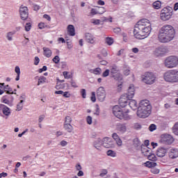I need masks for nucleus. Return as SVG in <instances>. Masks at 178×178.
<instances>
[{
  "label": "nucleus",
  "mask_w": 178,
  "mask_h": 178,
  "mask_svg": "<svg viewBox=\"0 0 178 178\" xmlns=\"http://www.w3.org/2000/svg\"><path fill=\"white\" fill-rule=\"evenodd\" d=\"M152 30L149 20L142 19L136 24L134 29V35L137 40H144L151 34Z\"/></svg>",
  "instance_id": "obj_1"
},
{
  "label": "nucleus",
  "mask_w": 178,
  "mask_h": 178,
  "mask_svg": "<svg viewBox=\"0 0 178 178\" xmlns=\"http://www.w3.org/2000/svg\"><path fill=\"white\" fill-rule=\"evenodd\" d=\"M175 35H176V30L173 26L165 24L159 31V41L163 43L170 42L175 38Z\"/></svg>",
  "instance_id": "obj_2"
},
{
  "label": "nucleus",
  "mask_w": 178,
  "mask_h": 178,
  "mask_svg": "<svg viewBox=\"0 0 178 178\" xmlns=\"http://www.w3.org/2000/svg\"><path fill=\"white\" fill-rule=\"evenodd\" d=\"M110 76L112 79H114L115 81H118V83H120L118 85V91L120 92L123 86V75L119 72V67H118V65H113L111 66Z\"/></svg>",
  "instance_id": "obj_3"
},
{
  "label": "nucleus",
  "mask_w": 178,
  "mask_h": 178,
  "mask_svg": "<svg viewBox=\"0 0 178 178\" xmlns=\"http://www.w3.org/2000/svg\"><path fill=\"white\" fill-rule=\"evenodd\" d=\"M134 97V86L131 85L128 88V92L127 93V98L129 99L128 105L133 111L138 109V106H137V102L134 99H131Z\"/></svg>",
  "instance_id": "obj_4"
},
{
  "label": "nucleus",
  "mask_w": 178,
  "mask_h": 178,
  "mask_svg": "<svg viewBox=\"0 0 178 178\" xmlns=\"http://www.w3.org/2000/svg\"><path fill=\"white\" fill-rule=\"evenodd\" d=\"M163 79L167 83H178V71L170 70L163 74Z\"/></svg>",
  "instance_id": "obj_5"
},
{
  "label": "nucleus",
  "mask_w": 178,
  "mask_h": 178,
  "mask_svg": "<svg viewBox=\"0 0 178 178\" xmlns=\"http://www.w3.org/2000/svg\"><path fill=\"white\" fill-rule=\"evenodd\" d=\"M172 16H173V8L172 7H165L161 10L160 19L163 20V22H168V20H170V19H172Z\"/></svg>",
  "instance_id": "obj_6"
},
{
  "label": "nucleus",
  "mask_w": 178,
  "mask_h": 178,
  "mask_svg": "<svg viewBox=\"0 0 178 178\" xmlns=\"http://www.w3.org/2000/svg\"><path fill=\"white\" fill-rule=\"evenodd\" d=\"M164 65L168 69H173L178 66V57L176 56H168L164 60Z\"/></svg>",
  "instance_id": "obj_7"
},
{
  "label": "nucleus",
  "mask_w": 178,
  "mask_h": 178,
  "mask_svg": "<svg viewBox=\"0 0 178 178\" xmlns=\"http://www.w3.org/2000/svg\"><path fill=\"white\" fill-rule=\"evenodd\" d=\"M159 142L165 145H172L175 143V138L169 134H163L160 136Z\"/></svg>",
  "instance_id": "obj_8"
},
{
  "label": "nucleus",
  "mask_w": 178,
  "mask_h": 178,
  "mask_svg": "<svg viewBox=\"0 0 178 178\" xmlns=\"http://www.w3.org/2000/svg\"><path fill=\"white\" fill-rule=\"evenodd\" d=\"M152 108L149 107H138L137 116L138 118L145 119L151 115V111Z\"/></svg>",
  "instance_id": "obj_9"
},
{
  "label": "nucleus",
  "mask_w": 178,
  "mask_h": 178,
  "mask_svg": "<svg viewBox=\"0 0 178 178\" xmlns=\"http://www.w3.org/2000/svg\"><path fill=\"white\" fill-rule=\"evenodd\" d=\"M142 81L146 84H154L155 83V75L152 72H146L142 76Z\"/></svg>",
  "instance_id": "obj_10"
},
{
  "label": "nucleus",
  "mask_w": 178,
  "mask_h": 178,
  "mask_svg": "<svg viewBox=\"0 0 178 178\" xmlns=\"http://www.w3.org/2000/svg\"><path fill=\"white\" fill-rule=\"evenodd\" d=\"M96 97L100 102H104V101H105V98H106V92L104 87L100 86L97 88L96 91Z\"/></svg>",
  "instance_id": "obj_11"
},
{
  "label": "nucleus",
  "mask_w": 178,
  "mask_h": 178,
  "mask_svg": "<svg viewBox=\"0 0 178 178\" xmlns=\"http://www.w3.org/2000/svg\"><path fill=\"white\" fill-rule=\"evenodd\" d=\"M19 15L22 20H26L29 19V8L27 6H20Z\"/></svg>",
  "instance_id": "obj_12"
},
{
  "label": "nucleus",
  "mask_w": 178,
  "mask_h": 178,
  "mask_svg": "<svg viewBox=\"0 0 178 178\" xmlns=\"http://www.w3.org/2000/svg\"><path fill=\"white\" fill-rule=\"evenodd\" d=\"M113 113L115 118L120 119L123 115V111L118 105H116L113 107Z\"/></svg>",
  "instance_id": "obj_13"
},
{
  "label": "nucleus",
  "mask_w": 178,
  "mask_h": 178,
  "mask_svg": "<svg viewBox=\"0 0 178 178\" xmlns=\"http://www.w3.org/2000/svg\"><path fill=\"white\" fill-rule=\"evenodd\" d=\"M106 140H108V138H104L103 140L98 138L93 142V146L96 149H98V151H101V146L103 145L104 147V143L106 141Z\"/></svg>",
  "instance_id": "obj_14"
},
{
  "label": "nucleus",
  "mask_w": 178,
  "mask_h": 178,
  "mask_svg": "<svg viewBox=\"0 0 178 178\" xmlns=\"http://www.w3.org/2000/svg\"><path fill=\"white\" fill-rule=\"evenodd\" d=\"M85 40L88 44H95V37L90 33H85Z\"/></svg>",
  "instance_id": "obj_15"
},
{
  "label": "nucleus",
  "mask_w": 178,
  "mask_h": 178,
  "mask_svg": "<svg viewBox=\"0 0 178 178\" xmlns=\"http://www.w3.org/2000/svg\"><path fill=\"white\" fill-rule=\"evenodd\" d=\"M0 111H2L5 116L10 115V108H9V107L6 106L5 104H0Z\"/></svg>",
  "instance_id": "obj_16"
},
{
  "label": "nucleus",
  "mask_w": 178,
  "mask_h": 178,
  "mask_svg": "<svg viewBox=\"0 0 178 178\" xmlns=\"http://www.w3.org/2000/svg\"><path fill=\"white\" fill-rule=\"evenodd\" d=\"M138 108H152V106H151V104H149V100L145 99V100L140 101Z\"/></svg>",
  "instance_id": "obj_17"
},
{
  "label": "nucleus",
  "mask_w": 178,
  "mask_h": 178,
  "mask_svg": "<svg viewBox=\"0 0 178 178\" xmlns=\"http://www.w3.org/2000/svg\"><path fill=\"white\" fill-rule=\"evenodd\" d=\"M140 149L144 156H148V154L151 152V149L144 145H141Z\"/></svg>",
  "instance_id": "obj_18"
},
{
  "label": "nucleus",
  "mask_w": 178,
  "mask_h": 178,
  "mask_svg": "<svg viewBox=\"0 0 178 178\" xmlns=\"http://www.w3.org/2000/svg\"><path fill=\"white\" fill-rule=\"evenodd\" d=\"M67 33L71 37H74L76 35V29H74V26L72 24H70L67 27Z\"/></svg>",
  "instance_id": "obj_19"
},
{
  "label": "nucleus",
  "mask_w": 178,
  "mask_h": 178,
  "mask_svg": "<svg viewBox=\"0 0 178 178\" xmlns=\"http://www.w3.org/2000/svg\"><path fill=\"white\" fill-rule=\"evenodd\" d=\"M169 158H170V159H176V158H178V149L175 148L171 149L169 152Z\"/></svg>",
  "instance_id": "obj_20"
},
{
  "label": "nucleus",
  "mask_w": 178,
  "mask_h": 178,
  "mask_svg": "<svg viewBox=\"0 0 178 178\" xmlns=\"http://www.w3.org/2000/svg\"><path fill=\"white\" fill-rule=\"evenodd\" d=\"M104 148H113L115 147V143L112 141V139L108 138V140L104 142Z\"/></svg>",
  "instance_id": "obj_21"
},
{
  "label": "nucleus",
  "mask_w": 178,
  "mask_h": 178,
  "mask_svg": "<svg viewBox=\"0 0 178 178\" xmlns=\"http://www.w3.org/2000/svg\"><path fill=\"white\" fill-rule=\"evenodd\" d=\"M168 52L166 47L161 46L157 49V56H163Z\"/></svg>",
  "instance_id": "obj_22"
},
{
  "label": "nucleus",
  "mask_w": 178,
  "mask_h": 178,
  "mask_svg": "<svg viewBox=\"0 0 178 178\" xmlns=\"http://www.w3.org/2000/svg\"><path fill=\"white\" fill-rule=\"evenodd\" d=\"M167 150L165 147H160L157 150L156 156L159 158H163L166 155Z\"/></svg>",
  "instance_id": "obj_23"
},
{
  "label": "nucleus",
  "mask_w": 178,
  "mask_h": 178,
  "mask_svg": "<svg viewBox=\"0 0 178 178\" xmlns=\"http://www.w3.org/2000/svg\"><path fill=\"white\" fill-rule=\"evenodd\" d=\"M119 104L121 108H126V106L129 105V99H124L123 97H120V99H119Z\"/></svg>",
  "instance_id": "obj_24"
},
{
  "label": "nucleus",
  "mask_w": 178,
  "mask_h": 178,
  "mask_svg": "<svg viewBox=\"0 0 178 178\" xmlns=\"http://www.w3.org/2000/svg\"><path fill=\"white\" fill-rule=\"evenodd\" d=\"M43 55L46 58H51L52 56V50L48 47H43Z\"/></svg>",
  "instance_id": "obj_25"
},
{
  "label": "nucleus",
  "mask_w": 178,
  "mask_h": 178,
  "mask_svg": "<svg viewBox=\"0 0 178 178\" xmlns=\"http://www.w3.org/2000/svg\"><path fill=\"white\" fill-rule=\"evenodd\" d=\"M112 138H113V140H115V141L116 142L118 147H121V145H122V139H120V138L119 137L118 134H116V133L113 134H112Z\"/></svg>",
  "instance_id": "obj_26"
},
{
  "label": "nucleus",
  "mask_w": 178,
  "mask_h": 178,
  "mask_svg": "<svg viewBox=\"0 0 178 178\" xmlns=\"http://www.w3.org/2000/svg\"><path fill=\"white\" fill-rule=\"evenodd\" d=\"M120 118V120L123 119L124 120H131V115H129V110H127L125 112H122V115Z\"/></svg>",
  "instance_id": "obj_27"
},
{
  "label": "nucleus",
  "mask_w": 178,
  "mask_h": 178,
  "mask_svg": "<svg viewBox=\"0 0 178 178\" xmlns=\"http://www.w3.org/2000/svg\"><path fill=\"white\" fill-rule=\"evenodd\" d=\"M133 143L136 149H137V151L140 150L141 148V142H140V140L138 138H135L134 139Z\"/></svg>",
  "instance_id": "obj_28"
},
{
  "label": "nucleus",
  "mask_w": 178,
  "mask_h": 178,
  "mask_svg": "<svg viewBox=\"0 0 178 178\" xmlns=\"http://www.w3.org/2000/svg\"><path fill=\"white\" fill-rule=\"evenodd\" d=\"M118 131H120V133H126V131H127V127H126V124H118Z\"/></svg>",
  "instance_id": "obj_29"
},
{
  "label": "nucleus",
  "mask_w": 178,
  "mask_h": 178,
  "mask_svg": "<svg viewBox=\"0 0 178 178\" xmlns=\"http://www.w3.org/2000/svg\"><path fill=\"white\" fill-rule=\"evenodd\" d=\"M89 72H90V73H92L93 74L99 76V74H101V73H102V70L100 67H97L93 70H90Z\"/></svg>",
  "instance_id": "obj_30"
},
{
  "label": "nucleus",
  "mask_w": 178,
  "mask_h": 178,
  "mask_svg": "<svg viewBox=\"0 0 178 178\" xmlns=\"http://www.w3.org/2000/svg\"><path fill=\"white\" fill-rule=\"evenodd\" d=\"M63 127L67 133H72L73 131V126L70 124H64Z\"/></svg>",
  "instance_id": "obj_31"
},
{
  "label": "nucleus",
  "mask_w": 178,
  "mask_h": 178,
  "mask_svg": "<svg viewBox=\"0 0 178 178\" xmlns=\"http://www.w3.org/2000/svg\"><path fill=\"white\" fill-rule=\"evenodd\" d=\"M145 165L147 168L152 169V168H155V166H156V163L154 161H146Z\"/></svg>",
  "instance_id": "obj_32"
},
{
  "label": "nucleus",
  "mask_w": 178,
  "mask_h": 178,
  "mask_svg": "<svg viewBox=\"0 0 178 178\" xmlns=\"http://www.w3.org/2000/svg\"><path fill=\"white\" fill-rule=\"evenodd\" d=\"M4 90L7 94H16L13 90L9 85L5 86H4Z\"/></svg>",
  "instance_id": "obj_33"
},
{
  "label": "nucleus",
  "mask_w": 178,
  "mask_h": 178,
  "mask_svg": "<svg viewBox=\"0 0 178 178\" xmlns=\"http://www.w3.org/2000/svg\"><path fill=\"white\" fill-rule=\"evenodd\" d=\"M147 159L149 161H152V162H155L156 161V156H155V154L149 153L147 156Z\"/></svg>",
  "instance_id": "obj_34"
},
{
  "label": "nucleus",
  "mask_w": 178,
  "mask_h": 178,
  "mask_svg": "<svg viewBox=\"0 0 178 178\" xmlns=\"http://www.w3.org/2000/svg\"><path fill=\"white\" fill-rule=\"evenodd\" d=\"M172 133L175 136H178V122H175V124L172 127Z\"/></svg>",
  "instance_id": "obj_35"
},
{
  "label": "nucleus",
  "mask_w": 178,
  "mask_h": 178,
  "mask_svg": "<svg viewBox=\"0 0 178 178\" xmlns=\"http://www.w3.org/2000/svg\"><path fill=\"white\" fill-rule=\"evenodd\" d=\"M108 156H111V158L116 157V152L112 149H109L106 152Z\"/></svg>",
  "instance_id": "obj_36"
},
{
  "label": "nucleus",
  "mask_w": 178,
  "mask_h": 178,
  "mask_svg": "<svg viewBox=\"0 0 178 178\" xmlns=\"http://www.w3.org/2000/svg\"><path fill=\"white\" fill-rule=\"evenodd\" d=\"M105 41H106V44H107V45H109V46L112 45L114 42L113 38H111V37L106 38Z\"/></svg>",
  "instance_id": "obj_37"
},
{
  "label": "nucleus",
  "mask_w": 178,
  "mask_h": 178,
  "mask_svg": "<svg viewBox=\"0 0 178 178\" xmlns=\"http://www.w3.org/2000/svg\"><path fill=\"white\" fill-rule=\"evenodd\" d=\"M23 102H24V100L22 99L17 104V111H22V109H23Z\"/></svg>",
  "instance_id": "obj_38"
},
{
  "label": "nucleus",
  "mask_w": 178,
  "mask_h": 178,
  "mask_svg": "<svg viewBox=\"0 0 178 178\" xmlns=\"http://www.w3.org/2000/svg\"><path fill=\"white\" fill-rule=\"evenodd\" d=\"M47 80V78L45 76H40L38 79V86H40V84H42V83H45V81Z\"/></svg>",
  "instance_id": "obj_39"
},
{
  "label": "nucleus",
  "mask_w": 178,
  "mask_h": 178,
  "mask_svg": "<svg viewBox=\"0 0 178 178\" xmlns=\"http://www.w3.org/2000/svg\"><path fill=\"white\" fill-rule=\"evenodd\" d=\"M14 34H15V32H8L7 33L6 38L8 41H12V40H13V38L12 37H13Z\"/></svg>",
  "instance_id": "obj_40"
},
{
  "label": "nucleus",
  "mask_w": 178,
  "mask_h": 178,
  "mask_svg": "<svg viewBox=\"0 0 178 178\" xmlns=\"http://www.w3.org/2000/svg\"><path fill=\"white\" fill-rule=\"evenodd\" d=\"M52 60H53L54 63H55L56 65H58V63H59V62H60V58L59 57V56H56L54 57Z\"/></svg>",
  "instance_id": "obj_41"
},
{
  "label": "nucleus",
  "mask_w": 178,
  "mask_h": 178,
  "mask_svg": "<svg viewBox=\"0 0 178 178\" xmlns=\"http://www.w3.org/2000/svg\"><path fill=\"white\" fill-rule=\"evenodd\" d=\"M70 123H72V117L70 116L65 117L64 124H70Z\"/></svg>",
  "instance_id": "obj_42"
},
{
  "label": "nucleus",
  "mask_w": 178,
  "mask_h": 178,
  "mask_svg": "<svg viewBox=\"0 0 178 178\" xmlns=\"http://www.w3.org/2000/svg\"><path fill=\"white\" fill-rule=\"evenodd\" d=\"M3 104H6L7 105H9V106H12V102H10L9 100L8 99H6V97L4 96L3 97Z\"/></svg>",
  "instance_id": "obj_43"
},
{
  "label": "nucleus",
  "mask_w": 178,
  "mask_h": 178,
  "mask_svg": "<svg viewBox=\"0 0 178 178\" xmlns=\"http://www.w3.org/2000/svg\"><path fill=\"white\" fill-rule=\"evenodd\" d=\"M81 95L83 99L87 98V92L86 91V89L81 90Z\"/></svg>",
  "instance_id": "obj_44"
},
{
  "label": "nucleus",
  "mask_w": 178,
  "mask_h": 178,
  "mask_svg": "<svg viewBox=\"0 0 178 178\" xmlns=\"http://www.w3.org/2000/svg\"><path fill=\"white\" fill-rule=\"evenodd\" d=\"M123 70L124 76H129L130 74V68L124 67Z\"/></svg>",
  "instance_id": "obj_45"
},
{
  "label": "nucleus",
  "mask_w": 178,
  "mask_h": 178,
  "mask_svg": "<svg viewBox=\"0 0 178 178\" xmlns=\"http://www.w3.org/2000/svg\"><path fill=\"white\" fill-rule=\"evenodd\" d=\"M31 30V23L27 22L25 25V31H30Z\"/></svg>",
  "instance_id": "obj_46"
},
{
  "label": "nucleus",
  "mask_w": 178,
  "mask_h": 178,
  "mask_svg": "<svg viewBox=\"0 0 178 178\" xmlns=\"http://www.w3.org/2000/svg\"><path fill=\"white\" fill-rule=\"evenodd\" d=\"M149 131H154L156 130V125L155 124H151L149 127Z\"/></svg>",
  "instance_id": "obj_47"
},
{
  "label": "nucleus",
  "mask_w": 178,
  "mask_h": 178,
  "mask_svg": "<svg viewBox=\"0 0 178 178\" xmlns=\"http://www.w3.org/2000/svg\"><path fill=\"white\" fill-rule=\"evenodd\" d=\"M90 100L92 102H95L97 101V97H95V92H92Z\"/></svg>",
  "instance_id": "obj_48"
},
{
  "label": "nucleus",
  "mask_w": 178,
  "mask_h": 178,
  "mask_svg": "<svg viewBox=\"0 0 178 178\" xmlns=\"http://www.w3.org/2000/svg\"><path fill=\"white\" fill-rule=\"evenodd\" d=\"M162 5H163V3H162V1L159 0L156 1V9H161L162 8Z\"/></svg>",
  "instance_id": "obj_49"
},
{
  "label": "nucleus",
  "mask_w": 178,
  "mask_h": 178,
  "mask_svg": "<svg viewBox=\"0 0 178 178\" xmlns=\"http://www.w3.org/2000/svg\"><path fill=\"white\" fill-rule=\"evenodd\" d=\"M109 73H111V71L109 70H106L103 74H102V77H108L109 76Z\"/></svg>",
  "instance_id": "obj_50"
},
{
  "label": "nucleus",
  "mask_w": 178,
  "mask_h": 178,
  "mask_svg": "<svg viewBox=\"0 0 178 178\" xmlns=\"http://www.w3.org/2000/svg\"><path fill=\"white\" fill-rule=\"evenodd\" d=\"M45 27H47V25L45 24V23L40 22V23L38 24V28L40 30H42L43 29H45Z\"/></svg>",
  "instance_id": "obj_51"
},
{
  "label": "nucleus",
  "mask_w": 178,
  "mask_h": 178,
  "mask_svg": "<svg viewBox=\"0 0 178 178\" xmlns=\"http://www.w3.org/2000/svg\"><path fill=\"white\" fill-rule=\"evenodd\" d=\"M86 122L88 123V124H92V117L91 116H88L86 118Z\"/></svg>",
  "instance_id": "obj_52"
},
{
  "label": "nucleus",
  "mask_w": 178,
  "mask_h": 178,
  "mask_svg": "<svg viewBox=\"0 0 178 178\" xmlns=\"http://www.w3.org/2000/svg\"><path fill=\"white\" fill-rule=\"evenodd\" d=\"M48 70V67L47 65L43 66L42 68L38 70L39 73H42V72H47Z\"/></svg>",
  "instance_id": "obj_53"
},
{
  "label": "nucleus",
  "mask_w": 178,
  "mask_h": 178,
  "mask_svg": "<svg viewBox=\"0 0 178 178\" xmlns=\"http://www.w3.org/2000/svg\"><path fill=\"white\" fill-rule=\"evenodd\" d=\"M91 15H99V10H97L95 8H92L90 11Z\"/></svg>",
  "instance_id": "obj_54"
},
{
  "label": "nucleus",
  "mask_w": 178,
  "mask_h": 178,
  "mask_svg": "<svg viewBox=\"0 0 178 178\" xmlns=\"http://www.w3.org/2000/svg\"><path fill=\"white\" fill-rule=\"evenodd\" d=\"M97 10H99V15H103V13H105L106 10L104 7H99V9Z\"/></svg>",
  "instance_id": "obj_55"
},
{
  "label": "nucleus",
  "mask_w": 178,
  "mask_h": 178,
  "mask_svg": "<svg viewBox=\"0 0 178 178\" xmlns=\"http://www.w3.org/2000/svg\"><path fill=\"white\" fill-rule=\"evenodd\" d=\"M38 63H40V58H38V56H35L34 60V65L37 66L38 65Z\"/></svg>",
  "instance_id": "obj_56"
},
{
  "label": "nucleus",
  "mask_w": 178,
  "mask_h": 178,
  "mask_svg": "<svg viewBox=\"0 0 178 178\" xmlns=\"http://www.w3.org/2000/svg\"><path fill=\"white\" fill-rule=\"evenodd\" d=\"M63 97H64V98H70V93H69V92H63Z\"/></svg>",
  "instance_id": "obj_57"
},
{
  "label": "nucleus",
  "mask_w": 178,
  "mask_h": 178,
  "mask_svg": "<svg viewBox=\"0 0 178 178\" xmlns=\"http://www.w3.org/2000/svg\"><path fill=\"white\" fill-rule=\"evenodd\" d=\"M134 127L136 129V130H140V129H141V124L139 123H136L134 124Z\"/></svg>",
  "instance_id": "obj_58"
},
{
  "label": "nucleus",
  "mask_w": 178,
  "mask_h": 178,
  "mask_svg": "<svg viewBox=\"0 0 178 178\" xmlns=\"http://www.w3.org/2000/svg\"><path fill=\"white\" fill-rule=\"evenodd\" d=\"M113 31L116 34H119V33H120V31H122V29L120 27H117V28L113 29Z\"/></svg>",
  "instance_id": "obj_59"
},
{
  "label": "nucleus",
  "mask_w": 178,
  "mask_h": 178,
  "mask_svg": "<svg viewBox=\"0 0 178 178\" xmlns=\"http://www.w3.org/2000/svg\"><path fill=\"white\" fill-rule=\"evenodd\" d=\"M108 171L106 170H103L102 172L99 174L100 177H104L105 175H107Z\"/></svg>",
  "instance_id": "obj_60"
},
{
  "label": "nucleus",
  "mask_w": 178,
  "mask_h": 178,
  "mask_svg": "<svg viewBox=\"0 0 178 178\" xmlns=\"http://www.w3.org/2000/svg\"><path fill=\"white\" fill-rule=\"evenodd\" d=\"M60 145H61V147H66V145H67V142L66 140H62L60 143Z\"/></svg>",
  "instance_id": "obj_61"
},
{
  "label": "nucleus",
  "mask_w": 178,
  "mask_h": 178,
  "mask_svg": "<svg viewBox=\"0 0 178 178\" xmlns=\"http://www.w3.org/2000/svg\"><path fill=\"white\" fill-rule=\"evenodd\" d=\"M15 72L17 73V74H20V67L19 66H16Z\"/></svg>",
  "instance_id": "obj_62"
},
{
  "label": "nucleus",
  "mask_w": 178,
  "mask_h": 178,
  "mask_svg": "<svg viewBox=\"0 0 178 178\" xmlns=\"http://www.w3.org/2000/svg\"><path fill=\"white\" fill-rule=\"evenodd\" d=\"M76 170L78 171L81 170L82 168H81V165H80V163H77L75 166Z\"/></svg>",
  "instance_id": "obj_63"
},
{
  "label": "nucleus",
  "mask_w": 178,
  "mask_h": 178,
  "mask_svg": "<svg viewBox=\"0 0 178 178\" xmlns=\"http://www.w3.org/2000/svg\"><path fill=\"white\" fill-rule=\"evenodd\" d=\"M7 177H8V173H6V172H1V173H0V178Z\"/></svg>",
  "instance_id": "obj_64"
}]
</instances>
